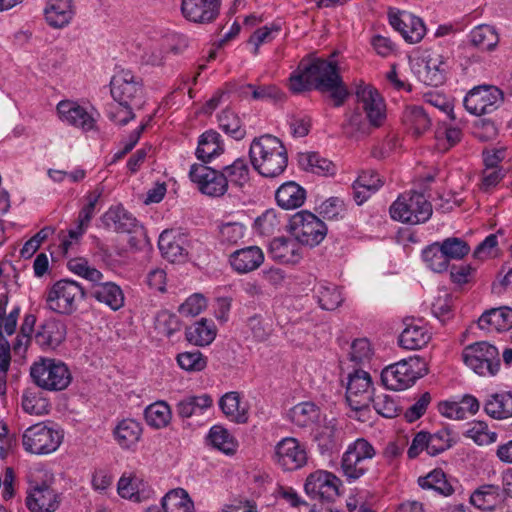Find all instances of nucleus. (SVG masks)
<instances>
[{"label":"nucleus","instance_id":"nucleus-51","mask_svg":"<svg viewBox=\"0 0 512 512\" xmlns=\"http://www.w3.org/2000/svg\"><path fill=\"white\" fill-rule=\"evenodd\" d=\"M219 127L235 140L245 137L246 130L242 126L240 118L230 110L222 111L218 116Z\"/></svg>","mask_w":512,"mask_h":512},{"label":"nucleus","instance_id":"nucleus-17","mask_svg":"<svg viewBox=\"0 0 512 512\" xmlns=\"http://www.w3.org/2000/svg\"><path fill=\"white\" fill-rule=\"evenodd\" d=\"M60 505V494L46 481L31 483L26 506L31 512H54Z\"/></svg>","mask_w":512,"mask_h":512},{"label":"nucleus","instance_id":"nucleus-26","mask_svg":"<svg viewBox=\"0 0 512 512\" xmlns=\"http://www.w3.org/2000/svg\"><path fill=\"white\" fill-rule=\"evenodd\" d=\"M89 295L113 311L121 309L125 304L123 290L119 285L111 281H94Z\"/></svg>","mask_w":512,"mask_h":512},{"label":"nucleus","instance_id":"nucleus-44","mask_svg":"<svg viewBox=\"0 0 512 512\" xmlns=\"http://www.w3.org/2000/svg\"><path fill=\"white\" fill-rule=\"evenodd\" d=\"M298 163L302 169L315 174L326 175L335 172L334 164L317 152L300 153Z\"/></svg>","mask_w":512,"mask_h":512},{"label":"nucleus","instance_id":"nucleus-10","mask_svg":"<svg viewBox=\"0 0 512 512\" xmlns=\"http://www.w3.org/2000/svg\"><path fill=\"white\" fill-rule=\"evenodd\" d=\"M63 433L44 423H37L28 427L22 435V445L25 451L46 455L55 452L61 445Z\"/></svg>","mask_w":512,"mask_h":512},{"label":"nucleus","instance_id":"nucleus-7","mask_svg":"<svg viewBox=\"0 0 512 512\" xmlns=\"http://www.w3.org/2000/svg\"><path fill=\"white\" fill-rule=\"evenodd\" d=\"M30 376L38 387L49 391L65 389L72 379L68 367L63 362L50 358H41L33 363Z\"/></svg>","mask_w":512,"mask_h":512},{"label":"nucleus","instance_id":"nucleus-28","mask_svg":"<svg viewBox=\"0 0 512 512\" xmlns=\"http://www.w3.org/2000/svg\"><path fill=\"white\" fill-rule=\"evenodd\" d=\"M264 262V253L258 246L237 249L229 256V263L234 271L246 274L258 269Z\"/></svg>","mask_w":512,"mask_h":512},{"label":"nucleus","instance_id":"nucleus-48","mask_svg":"<svg viewBox=\"0 0 512 512\" xmlns=\"http://www.w3.org/2000/svg\"><path fill=\"white\" fill-rule=\"evenodd\" d=\"M319 408L312 402H302L295 405L289 412L291 421L298 427H307L318 420Z\"/></svg>","mask_w":512,"mask_h":512},{"label":"nucleus","instance_id":"nucleus-36","mask_svg":"<svg viewBox=\"0 0 512 512\" xmlns=\"http://www.w3.org/2000/svg\"><path fill=\"white\" fill-rule=\"evenodd\" d=\"M224 152V144L221 135L215 130L205 131L200 135L196 156L204 163L210 162Z\"/></svg>","mask_w":512,"mask_h":512},{"label":"nucleus","instance_id":"nucleus-15","mask_svg":"<svg viewBox=\"0 0 512 512\" xmlns=\"http://www.w3.org/2000/svg\"><path fill=\"white\" fill-rule=\"evenodd\" d=\"M372 380L368 372L356 369L348 375L346 400L351 409L363 411L369 407L372 394Z\"/></svg>","mask_w":512,"mask_h":512},{"label":"nucleus","instance_id":"nucleus-56","mask_svg":"<svg viewBox=\"0 0 512 512\" xmlns=\"http://www.w3.org/2000/svg\"><path fill=\"white\" fill-rule=\"evenodd\" d=\"M427 438L428 454L431 456L438 455L452 446L450 432L447 429H441L435 433L427 432Z\"/></svg>","mask_w":512,"mask_h":512},{"label":"nucleus","instance_id":"nucleus-24","mask_svg":"<svg viewBox=\"0 0 512 512\" xmlns=\"http://www.w3.org/2000/svg\"><path fill=\"white\" fill-rule=\"evenodd\" d=\"M447 68V63L442 55L430 53L422 59L417 76L425 85L437 87L444 83Z\"/></svg>","mask_w":512,"mask_h":512},{"label":"nucleus","instance_id":"nucleus-59","mask_svg":"<svg viewBox=\"0 0 512 512\" xmlns=\"http://www.w3.org/2000/svg\"><path fill=\"white\" fill-rule=\"evenodd\" d=\"M440 245L449 261L462 259L470 251L467 242L457 237L446 238Z\"/></svg>","mask_w":512,"mask_h":512},{"label":"nucleus","instance_id":"nucleus-55","mask_svg":"<svg viewBox=\"0 0 512 512\" xmlns=\"http://www.w3.org/2000/svg\"><path fill=\"white\" fill-rule=\"evenodd\" d=\"M22 408L31 415H43L48 413L49 403L39 393L27 391L22 396Z\"/></svg>","mask_w":512,"mask_h":512},{"label":"nucleus","instance_id":"nucleus-45","mask_svg":"<svg viewBox=\"0 0 512 512\" xmlns=\"http://www.w3.org/2000/svg\"><path fill=\"white\" fill-rule=\"evenodd\" d=\"M403 122L416 136L425 133L431 125L427 112L419 106L407 107L403 113Z\"/></svg>","mask_w":512,"mask_h":512},{"label":"nucleus","instance_id":"nucleus-20","mask_svg":"<svg viewBox=\"0 0 512 512\" xmlns=\"http://www.w3.org/2000/svg\"><path fill=\"white\" fill-rule=\"evenodd\" d=\"M389 22L411 44L420 42L426 34L423 20L408 11H390Z\"/></svg>","mask_w":512,"mask_h":512},{"label":"nucleus","instance_id":"nucleus-37","mask_svg":"<svg viewBox=\"0 0 512 512\" xmlns=\"http://www.w3.org/2000/svg\"><path fill=\"white\" fill-rule=\"evenodd\" d=\"M275 199L283 209H296L303 205L306 199V191L296 182L289 181L277 189Z\"/></svg>","mask_w":512,"mask_h":512},{"label":"nucleus","instance_id":"nucleus-64","mask_svg":"<svg viewBox=\"0 0 512 512\" xmlns=\"http://www.w3.org/2000/svg\"><path fill=\"white\" fill-rule=\"evenodd\" d=\"M207 306L206 298L199 293H195L188 297L186 301L180 305L179 312L184 316H196L200 314Z\"/></svg>","mask_w":512,"mask_h":512},{"label":"nucleus","instance_id":"nucleus-27","mask_svg":"<svg viewBox=\"0 0 512 512\" xmlns=\"http://www.w3.org/2000/svg\"><path fill=\"white\" fill-rule=\"evenodd\" d=\"M158 247L164 258L170 262H180L187 255V238L184 234L165 230L159 236Z\"/></svg>","mask_w":512,"mask_h":512},{"label":"nucleus","instance_id":"nucleus-34","mask_svg":"<svg viewBox=\"0 0 512 512\" xmlns=\"http://www.w3.org/2000/svg\"><path fill=\"white\" fill-rule=\"evenodd\" d=\"M501 496V487L499 485L484 484L473 491L470 495L469 502L481 511L493 512L495 511Z\"/></svg>","mask_w":512,"mask_h":512},{"label":"nucleus","instance_id":"nucleus-6","mask_svg":"<svg viewBox=\"0 0 512 512\" xmlns=\"http://www.w3.org/2000/svg\"><path fill=\"white\" fill-rule=\"evenodd\" d=\"M86 297L84 288L76 281L61 279L54 283L46 293L47 308L60 315H72L79 303Z\"/></svg>","mask_w":512,"mask_h":512},{"label":"nucleus","instance_id":"nucleus-61","mask_svg":"<svg viewBox=\"0 0 512 512\" xmlns=\"http://www.w3.org/2000/svg\"><path fill=\"white\" fill-rule=\"evenodd\" d=\"M280 221L274 210H266L254 222L255 230L264 236L273 234L279 227Z\"/></svg>","mask_w":512,"mask_h":512},{"label":"nucleus","instance_id":"nucleus-2","mask_svg":"<svg viewBox=\"0 0 512 512\" xmlns=\"http://www.w3.org/2000/svg\"><path fill=\"white\" fill-rule=\"evenodd\" d=\"M356 95L363 111L366 113V117L358 110L347 116L342 129L343 133L349 138L369 134L371 126H381L386 118L385 104L377 90L370 86L360 87L357 89Z\"/></svg>","mask_w":512,"mask_h":512},{"label":"nucleus","instance_id":"nucleus-32","mask_svg":"<svg viewBox=\"0 0 512 512\" xmlns=\"http://www.w3.org/2000/svg\"><path fill=\"white\" fill-rule=\"evenodd\" d=\"M478 325L488 331H508L512 328V308L502 306L485 311L478 319Z\"/></svg>","mask_w":512,"mask_h":512},{"label":"nucleus","instance_id":"nucleus-23","mask_svg":"<svg viewBox=\"0 0 512 512\" xmlns=\"http://www.w3.org/2000/svg\"><path fill=\"white\" fill-rule=\"evenodd\" d=\"M220 0H182L183 17L194 23H210L219 14Z\"/></svg>","mask_w":512,"mask_h":512},{"label":"nucleus","instance_id":"nucleus-18","mask_svg":"<svg viewBox=\"0 0 512 512\" xmlns=\"http://www.w3.org/2000/svg\"><path fill=\"white\" fill-rule=\"evenodd\" d=\"M344 438L345 431L334 418L319 425L313 433V440L321 455H332L337 452L341 448Z\"/></svg>","mask_w":512,"mask_h":512},{"label":"nucleus","instance_id":"nucleus-31","mask_svg":"<svg viewBox=\"0 0 512 512\" xmlns=\"http://www.w3.org/2000/svg\"><path fill=\"white\" fill-rule=\"evenodd\" d=\"M269 255L274 260L285 264H295L302 258L298 241L284 237L274 238L270 242Z\"/></svg>","mask_w":512,"mask_h":512},{"label":"nucleus","instance_id":"nucleus-43","mask_svg":"<svg viewBox=\"0 0 512 512\" xmlns=\"http://www.w3.org/2000/svg\"><path fill=\"white\" fill-rule=\"evenodd\" d=\"M144 417L150 427L161 429L170 423L172 412L165 401H156L145 408Z\"/></svg>","mask_w":512,"mask_h":512},{"label":"nucleus","instance_id":"nucleus-42","mask_svg":"<svg viewBox=\"0 0 512 512\" xmlns=\"http://www.w3.org/2000/svg\"><path fill=\"white\" fill-rule=\"evenodd\" d=\"M213 400L210 395L188 396L178 402L176 411L182 418H189L193 415L202 414L204 410L212 406Z\"/></svg>","mask_w":512,"mask_h":512},{"label":"nucleus","instance_id":"nucleus-57","mask_svg":"<svg viewBox=\"0 0 512 512\" xmlns=\"http://www.w3.org/2000/svg\"><path fill=\"white\" fill-rule=\"evenodd\" d=\"M245 226L239 222L223 223L219 227V239L222 244L236 245L245 235Z\"/></svg>","mask_w":512,"mask_h":512},{"label":"nucleus","instance_id":"nucleus-8","mask_svg":"<svg viewBox=\"0 0 512 512\" xmlns=\"http://www.w3.org/2000/svg\"><path fill=\"white\" fill-rule=\"evenodd\" d=\"M289 231L299 244L315 247L326 237L327 226L315 214L302 210L290 218Z\"/></svg>","mask_w":512,"mask_h":512},{"label":"nucleus","instance_id":"nucleus-3","mask_svg":"<svg viewBox=\"0 0 512 512\" xmlns=\"http://www.w3.org/2000/svg\"><path fill=\"white\" fill-rule=\"evenodd\" d=\"M249 157L253 168L264 177L282 174L288 164L287 150L277 137L265 134L250 144Z\"/></svg>","mask_w":512,"mask_h":512},{"label":"nucleus","instance_id":"nucleus-19","mask_svg":"<svg viewBox=\"0 0 512 512\" xmlns=\"http://www.w3.org/2000/svg\"><path fill=\"white\" fill-rule=\"evenodd\" d=\"M340 479L331 472L317 470L305 482V492L313 499L331 500L338 495Z\"/></svg>","mask_w":512,"mask_h":512},{"label":"nucleus","instance_id":"nucleus-12","mask_svg":"<svg viewBox=\"0 0 512 512\" xmlns=\"http://www.w3.org/2000/svg\"><path fill=\"white\" fill-rule=\"evenodd\" d=\"M504 93L494 85H478L468 91L463 100L465 109L472 115L481 116L494 112L502 104Z\"/></svg>","mask_w":512,"mask_h":512},{"label":"nucleus","instance_id":"nucleus-39","mask_svg":"<svg viewBox=\"0 0 512 512\" xmlns=\"http://www.w3.org/2000/svg\"><path fill=\"white\" fill-rule=\"evenodd\" d=\"M186 339L195 346H206L216 337V326L211 319L201 318L186 328Z\"/></svg>","mask_w":512,"mask_h":512},{"label":"nucleus","instance_id":"nucleus-9","mask_svg":"<svg viewBox=\"0 0 512 512\" xmlns=\"http://www.w3.org/2000/svg\"><path fill=\"white\" fill-rule=\"evenodd\" d=\"M464 363L480 376H495L500 369L498 349L485 341L467 346L462 353Z\"/></svg>","mask_w":512,"mask_h":512},{"label":"nucleus","instance_id":"nucleus-40","mask_svg":"<svg viewBox=\"0 0 512 512\" xmlns=\"http://www.w3.org/2000/svg\"><path fill=\"white\" fill-rule=\"evenodd\" d=\"M114 437L122 448L135 445L142 434L141 424L134 419H123L114 429Z\"/></svg>","mask_w":512,"mask_h":512},{"label":"nucleus","instance_id":"nucleus-54","mask_svg":"<svg viewBox=\"0 0 512 512\" xmlns=\"http://www.w3.org/2000/svg\"><path fill=\"white\" fill-rule=\"evenodd\" d=\"M177 362L182 369L190 372L202 371L207 365L206 357L199 350L178 354Z\"/></svg>","mask_w":512,"mask_h":512},{"label":"nucleus","instance_id":"nucleus-62","mask_svg":"<svg viewBox=\"0 0 512 512\" xmlns=\"http://www.w3.org/2000/svg\"><path fill=\"white\" fill-rule=\"evenodd\" d=\"M132 105L111 104L107 109L108 118L119 125H126L130 120L134 119Z\"/></svg>","mask_w":512,"mask_h":512},{"label":"nucleus","instance_id":"nucleus-29","mask_svg":"<svg viewBox=\"0 0 512 512\" xmlns=\"http://www.w3.org/2000/svg\"><path fill=\"white\" fill-rule=\"evenodd\" d=\"M46 22L53 28L67 26L75 15L73 0H49L44 9Z\"/></svg>","mask_w":512,"mask_h":512},{"label":"nucleus","instance_id":"nucleus-4","mask_svg":"<svg viewBox=\"0 0 512 512\" xmlns=\"http://www.w3.org/2000/svg\"><path fill=\"white\" fill-rule=\"evenodd\" d=\"M376 455L373 445L364 438H358L350 443L342 454L340 474L348 483H353L363 477L371 466Z\"/></svg>","mask_w":512,"mask_h":512},{"label":"nucleus","instance_id":"nucleus-5","mask_svg":"<svg viewBox=\"0 0 512 512\" xmlns=\"http://www.w3.org/2000/svg\"><path fill=\"white\" fill-rule=\"evenodd\" d=\"M392 219L410 225L425 223L432 216V205L422 193L405 192L389 209Z\"/></svg>","mask_w":512,"mask_h":512},{"label":"nucleus","instance_id":"nucleus-35","mask_svg":"<svg viewBox=\"0 0 512 512\" xmlns=\"http://www.w3.org/2000/svg\"><path fill=\"white\" fill-rule=\"evenodd\" d=\"M219 408L231 422L244 424L249 419L248 409L246 405L242 404L239 392L225 393L219 400Z\"/></svg>","mask_w":512,"mask_h":512},{"label":"nucleus","instance_id":"nucleus-52","mask_svg":"<svg viewBox=\"0 0 512 512\" xmlns=\"http://www.w3.org/2000/svg\"><path fill=\"white\" fill-rule=\"evenodd\" d=\"M222 175L226 178L227 184L242 187L249 180V167L243 158H238L223 168Z\"/></svg>","mask_w":512,"mask_h":512},{"label":"nucleus","instance_id":"nucleus-41","mask_svg":"<svg viewBox=\"0 0 512 512\" xmlns=\"http://www.w3.org/2000/svg\"><path fill=\"white\" fill-rule=\"evenodd\" d=\"M314 293L320 307L324 310H335L343 302L341 292L336 285L329 282H319L314 287Z\"/></svg>","mask_w":512,"mask_h":512},{"label":"nucleus","instance_id":"nucleus-58","mask_svg":"<svg viewBox=\"0 0 512 512\" xmlns=\"http://www.w3.org/2000/svg\"><path fill=\"white\" fill-rule=\"evenodd\" d=\"M68 269L91 282L103 280V274L96 268L90 267L87 260L83 258L70 259L67 263Z\"/></svg>","mask_w":512,"mask_h":512},{"label":"nucleus","instance_id":"nucleus-46","mask_svg":"<svg viewBox=\"0 0 512 512\" xmlns=\"http://www.w3.org/2000/svg\"><path fill=\"white\" fill-rule=\"evenodd\" d=\"M422 259L431 271L442 273L448 269L449 260L443 251L440 242H434L422 251Z\"/></svg>","mask_w":512,"mask_h":512},{"label":"nucleus","instance_id":"nucleus-14","mask_svg":"<svg viewBox=\"0 0 512 512\" xmlns=\"http://www.w3.org/2000/svg\"><path fill=\"white\" fill-rule=\"evenodd\" d=\"M273 462L284 471H296L307 464L305 445L294 437H285L274 446Z\"/></svg>","mask_w":512,"mask_h":512},{"label":"nucleus","instance_id":"nucleus-53","mask_svg":"<svg viewBox=\"0 0 512 512\" xmlns=\"http://www.w3.org/2000/svg\"><path fill=\"white\" fill-rule=\"evenodd\" d=\"M419 485L424 489H434L443 495H451L453 488L447 483L445 474L440 469H435L425 477H420Z\"/></svg>","mask_w":512,"mask_h":512},{"label":"nucleus","instance_id":"nucleus-63","mask_svg":"<svg viewBox=\"0 0 512 512\" xmlns=\"http://www.w3.org/2000/svg\"><path fill=\"white\" fill-rule=\"evenodd\" d=\"M344 212V202L338 197H330L319 207V214L327 220H338Z\"/></svg>","mask_w":512,"mask_h":512},{"label":"nucleus","instance_id":"nucleus-1","mask_svg":"<svg viewBox=\"0 0 512 512\" xmlns=\"http://www.w3.org/2000/svg\"><path fill=\"white\" fill-rule=\"evenodd\" d=\"M289 89L294 94L317 90L329 93L334 106L340 107L349 95L336 62L312 55L305 56L289 77Z\"/></svg>","mask_w":512,"mask_h":512},{"label":"nucleus","instance_id":"nucleus-13","mask_svg":"<svg viewBox=\"0 0 512 512\" xmlns=\"http://www.w3.org/2000/svg\"><path fill=\"white\" fill-rule=\"evenodd\" d=\"M110 92L115 102L120 105L140 107L143 96L142 80L130 70H120L110 81Z\"/></svg>","mask_w":512,"mask_h":512},{"label":"nucleus","instance_id":"nucleus-60","mask_svg":"<svg viewBox=\"0 0 512 512\" xmlns=\"http://www.w3.org/2000/svg\"><path fill=\"white\" fill-rule=\"evenodd\" d=\"M467 436L478 445H488L497 440V433L490 431L488 425L479 421L467 430Z\"/></svg>","mask_w":512,"mask_h":512},{"label":"nucleus","instance_id":"nucleus-11","mask_svg":"<svg viewBox=\"0 0 512 512\" xmlns=\"http://www.w3.org/2000/svg\"><path fill=\"white\" fill-rule=\"evenodd\" d=\"M421 365L418 357L403 359L384 368L381 372V381L387 389L405 390L422 377Z\"/></svg>","mask_w":512,"mask_h":512},{"label":"nucleus","instance_id":"nucleus-38","mask_svg":"<svg viewBox=\"0 0 512 512\" xmlns=\"http://www.w3.org/2000/svg\"><path fill=\"white\" fill-rule=\"evenodd\" d=\"M431 336L427 328L419 322H411L399 336V345L407 350H417L424 347Z\"/></svg>","mask_w":512,"mask_h":512},{"label":"nucleus","instance_id":"nucleus-16","mask_svg":"<svg viewBox=\"0 0 512 512\" xmlns=\"http://www.w3.org/2000/svg\"><path fill=\"white\" fill-rule=\"evenodd\" d=\"M190 180L208 196L219 197L227 191V181L222 172L203 164H193L189 171Z\"/></svg>","mask_w":512,"mask_h":512},{"label":"nucleus","instance_id":"nucleus-30","mask_svg":"<svg viewBox=\"0 0 512 512\" xmlns=\"http://www.w3.org/2000/svg\"><path fill=\"white\" fill-rule=\"evenodd\" d=\"M194 503L186 490L177 488L169 491L161 500V506L153 505L146 512H193Z\"/></svg>","mask_w":512,"mask_h":512},{"label":"nucleus","instance_id":"nucleus-47","mask_svg":"<svg viewBox=\"0 0 512 512\" xmlns=\"http://www.w3.org/2000/svg\"><path fill=\"white\" fill-rule=\"evenodd\" d=\"M207 439L214 448L227 455H232L237 450V441L227 429L221 426H213L209 431Z\"/></svg>","mask_w":512,"mask_h":512},{"label":"nucleus","instance_id":"nucleus-49","mask_svg":"<svg viewBox=\"0 0 512 512\" xmlns=\"http://www.w3.org/2000/svg\"><path fill=\"white\" fill-rule=\"evenodd\" d=\"M471 43L481 50H493L498 42L499 37L494 29L490 25H479L475 27L470 33Z\"/></svg>","mask_w":512,"mask_h":512},{"label":"nucleus","instance_id":"nucleus-33","mask_svg":"<svg viewBox=\"0 0 512 512\" xmlns=\"http://www.w3.org/2000/svg\"><path fill=\"white\" fill-rule=\"evenodd\" d=\"M483 409L493 419L502 420L512 417V392L501 391L487 395Z\"/></svg>","mask_w":512,"mask_h":512},{"label":"nucleus","instance_id":"nucleus-25","mask_svg":"<svg viewBox=\"0 0 512 512\" xmlns=\"http://www.w3.org/2000/svg\"><path fill=\"white\" fill-rule=\"evenodd\" d=\"M101 220L106 228L117 233H133L140 228L138 220L122 205L110 207Z\"/></svg>","mask_w":512,"mask_h":512},{"label":"nucleus","instance_id":"nucleus-22","mask_svg":"<svg viewBox=\"0 0 512 512\" xmlns=\"http://www.w3.org/2000/svg\"><path fill=\"white\" fill-rule=\"evenodd\" d=\"M57 113L62 122L85 132L92 130L96 124L93 115L74 101H60L57 104Z\"/></svg>","mask_w":512,"mask_h":512},{"label":"nucleus","instance_id":"nucleus-21","mask_svg":"<svg viewBox=\"0 0 512 512\" xmlns=\"http://www.w3.org/2000/svg\"><path fill=\"white\" fill-rule=\"evenodd\" d=\"M67 327L56 318H48L41 323L34 335L36 344L44 351L55 350L66 339Z\"/></svg>","mask_w":512,"mask_h":512},{"label":"nucleus","instance_id":"nucleus-50","mask_svg":"<svg viewBox=\"0 0 512 512\" xmlns=\"http://www.w3.org/2000/svg\"><path fill=\"white\" fill-rule=\"evenodd\" d=\"M370 403H372L375 411L384 418H394L401 411L396 399L386 393H373Z\"/></svg>","mask_w":512,"mask_h":512}]
</instances>
